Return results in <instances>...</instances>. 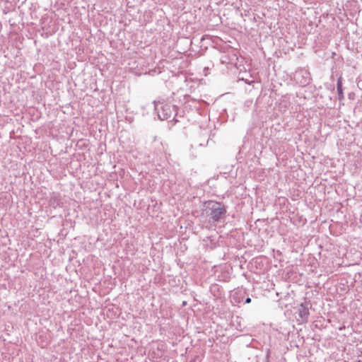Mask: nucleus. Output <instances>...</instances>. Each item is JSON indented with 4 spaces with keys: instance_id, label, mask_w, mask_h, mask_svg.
Here are the masks:
<instances>
[{
    "instance_id": "nucleus-1",
    "label": "nucleus",
    "mask_w": 362,
    "mask_h": 362,
    "mask_svg": "<svg viewBox=\"0 0 362 362\" xmlns=\"http://www.w3.org/2000/svg\"><path fill=\"white\" fill-rule=\"evenodd\" d=\"M205 213L213 221H219L224 217L226 209L221 204L210 201L206 203Z\"/></svg>"
},
{
    "instance_id": "nucleus-2",
    "label": "nucleus",
    "mask_w": 362,
    "mask_h": 362,
    "mask_svg": "<svg viewBox=\"0 0 362 362\" xmlns=\"http://www.w3.org/2000/svg\"><path fill=\"white\" fill-rule=\"evenodd\" d=\"M177 107L171 103H161V106L158 108V105H155V109L158 110V115L161 120H167L170 118L174 119L177 115Z\"/></svg>"
},
{
    "instance_id": "nucleus-3",
    "label": "nucleus",
    "mask_w": 362,
    "mask_h": 362,
    "mask_svg": "<svg viewBox=\"0 0 362 362\" xmlns=\"http://www.w3.org/2000/svg\"><path fill=\"white\" fill-rule=\"evenodd\" d=\"M298 315L303 322H306L310 315L308 308L301 304L298 308Z\"/></svg>"
},
{
    "instance_id": "nucleus-4",
    "label": "nucleus",
    "mask_w": 362,
    "mask_h": 362,
    "mask_svg": "<svg viewBox=\"0 0 362 362\" xmlns=\"http://www.w3.org/2000/svg\"><path fill=\"white\" fill-rule=\"evenodd\" d=\"M337 88L339 98V99L343 98H344V94H343V91H342V83H341V78H339L338 79V81H337Z\"/></svg>"
},
{
    "instance_id": "nucleus-5",
    "label": "nucleus",
    "mask_w": 362,
    "mask_h": 362,
    "mask_svg": "<svg viewBox=\"0 0 362 362\" xmlns=\"http://www.w3.org/2000/svg\"><path fill=\"white\" fill-rule=\"evenodd\" d=\"M251 302V298H247L245 299V303H250Z\"/></svg>"
}]
</instances>
